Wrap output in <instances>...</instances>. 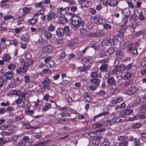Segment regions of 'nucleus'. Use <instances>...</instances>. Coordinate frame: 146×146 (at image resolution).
I'll return each instance as SVG.
<instances>
[{
    "label": "nucleus",
    "instance_id": "obj_1",
    "mask_svg": "<svg viewBox=\"0 0 146 146\" xmlns=\"http://www.w3.org/2000/svg\"><path fill=\"white\" fill-rule=\"evenodd\" d=\"M69 15L71 17L70 19L73 29H76L80 26H84V22L82 20L80 17L75 15L74 14L71 13H69Z\"/></svg>",
    "mask_w": 146,
    "mask_h": 146
},
{
    "label": "nucleus",
    "instance_id": "obj_2",
    "mask_svg": "<svg viewBox=\"0 0 146 146\" xmlns=\"http://www.w3.org/2000/svg\"><path fill=\"white\" fill-rule=\"evenodd\" d=\"M57 10L58 11L57 17L59 18L58 20L60 23L61 24H65L67 23V20L64 16V14L66 13V10L62 7L58 8Z\"/></svg>",
    "mask_w": 146,
    "mask_h": 146
},
{
    "label": "nucleus",
    "instance_id": "obj_3",
    "mask_svg": "<svg viewBox=\"0 0 146 146\" xmlns=\"http://www.w3.org/2000/svg\"><path fill=\"white\" fill-rule=\"evenodd\" d=\"M105 130L104 128H103L100 129V131L96 130L94 132H90L89 133V136L90 137H96L98 138H101V132Z\"/></svg>",
    "mask_w": 146,
    "mask_h": 146
},
{
    "label": "nucleus",
    "instance_id": "obj_4",
    "mask_svg": "<svg viewBox=\"0 0 146 146\" xmlns=\"http://www.w3.org/2000/svg\"><path fill=\"white\" fill-rule=\"evenodd\" d=\"M28 67L23 66L21 68H18L16 70V72L18 74H21L25 73L28 70Z\"/></svg>",
    "mask_w": 146,
    "mask_h": 146
},
{
    "label": "nucleus",
    "instance_id": "obj_5",
    "mask_svg": "<svg viewBox=\"0 0 146 146\" xmlns=\"http://www.w3.org/2000/svg\"><path fill=\"white\" fill-rule=\"evenodd\" d=\"M123 100V98L121 97H114L112 98L111 102L113 105L119 103Z\"/></svg>",
    "mask_w": 146,
    "mask_h": 146
},
{
    "label": "nucleus",
    "instance_id": "obj_6",
    "mask_svg": "<svg viewBox=\"0 0 146 146\" xmlns=\"http://www.w3.org/2000/svg\"><path fill=\"white\" fill-rule=\"evenodd\" d=\"M137 89L136 87L130 88L126 91V93L129 95H132L137 92Z\"/></svg>",
    "mask_w": 146,
    "mask_h": 146
},
{
    "label": "nucleus",
    "instance_id": "obj_7",
    "mask_svg": "<svg viewBox=\"0 0 146 146\" xmlns=\"http://www.w3.org/2000/svg\"><path fill=\"white\" fill-rule=\"evenodd\" d=\"M107 82L109 85L111 86L115 85L116 83V82L115 78L112 76L108 78L107 80Z\"/></svg>",
    "mask_w": 146,
    "mask_h": 146
},
{
    "label": "nucleus",
    "instance_id": "obj_8",
    "mask_svg": "<svg viewBox=\"0 0 146 146\" xmlns=\"http://www.w3.org/2000/svg\"><path fill=\"white\" fill-rule=\"evenodd\" d=\"M127 29V27H125L124 26L122 25L121 26V28L119 30V35L121 36H123L124 35V33L125 32Z\"/></svg>",
    "mask_w": 146,
    "mask_h": 146
},
{
    "label": "nucleus",
    "instance_id": "obj_9",
    "mask_svg": "<svg viewBox=\"0 0 146 146\" xmlns=\"http://www.w3.org/2000/svg\"><path fill=\"white\" fill-rule=\"evenodd\" d=\"M52 47L50 45L44 46L42 49L43 50L46 52H51L52 50Z\"/></svg>",
    "mask_w": 146,
    "mask_h": 146
},
{
    "label": "nucleus",
    "instance_id": "obj_10",
    "mask_svg": "<svg viewBox=\"0 0 146 146\" xmlns=\"http://www.w3.org/2000/svg\"><path fill=\"white\" fill-rule=\"evenodd\" d=\"M3 76L5 78H5L7 80H10L13 77L12 73L11 72L8 71L5 73Z\"/></svg>",
    "mask_w": 146,
    "mask_h": 146
},
{
    "label": "nucleus",
    "instance_id": "obj_11",
    "mask_svg": "<svg viewBox=\"0 0 146 146\" xmlns=\"http://www.w3.org/2000/svg\"><path fill=\"white\" fill-rule=\"evenodd\" d=\"M64 31L63 29L62 28H58L57 31H56V35L58 37H62L64 35Z\"/></svg>",
    "mask_w": 146,
    "mask_h": 146
},
{
    "label": "nucleus",
    "instance_id": "obj_12",
    "mask_svg": "<svg viewBox=\"0 0 146 146\" xmlns=\"http://www.w3.org/2000/svg\"><path fill=\"white\" fill-rule=\"evenodd\" d=\"M133 112V110L131 109H128L125 110L123 112H121L120 113V115H121V113H123L124 114V115H122V117H125V115H129V114H131Z\"/></svg>",
    "mask_w": 146,
    "mask_h": 146
},
{
    "label": "nucleus",
    "instance_id": "obj_13",
    "mask_svg": "<svg viewBox=\"0 0 146 146\" xmlns=\"http://www.w3.org/2000/svg\"><path fill=\"white\" fill-rule=\"evenodd\" d=\"M100 81L101 80L100 79L93 78L90 80V82L93 84L99 86Z\"/></svg>",
    "mask_w": 146,
    "mask_h": 146
},
{
    "label": "nucleus",
    "instance_id": "obj_14",
    "mask_svg": "<svg viewBox=\"0 0 146 146\" xmlns=\"http://www.w3.org/2000/svg\"><path fill=\"white\" fill-rule=\"evenodd\" d=\"M43 35L44 37L48 39H50L52 37V35L51 33L46 30L44 32Z\"/></svg>",
    "mask_w": 146,
    "mask_h": 146
},
{
    "label": "nucleus",
    "instance_id": "obj_15",
    "mask_svg": "<svg viewBox=\"0 0 146 146\" xmlns=\"http://www.w3.org/2000/svg\"><path fill=\"white\" fill-rule=\"evenodd\" d=\"M11 58L10 55L8 54H6L4 55L2 58V59L3 61L6 62H9L11 60Z\"/></svg>",
    "mask_w": 146,
    "mask_h": 146
},
{
    "label": "nucleus",
    "instance_id": "obj_16",
    "mask_svg": "<svg viewBox=\"0 0 146 146\" xmlns=\"http://www.w3.org/2000/svg\"><path fill=\"white\" fill-rule=\"evenodd\" d=\"M29 39V35L28 33L22 35L21 38V40H23L25 41H28Z\"/></svg>",
    "mask_w": 146,
    "mask_h": 146
},
{
    "label": "nucleus",
    "instance_id": "obj_17",
    "mask_svg": "<svg viewBox=\"0 0 146 146\" xmlns=\"http://www.w3.org/2000/svg\"><path fill=\"white\" fill-rule=\"evenodd\" d=\"M7 82L4 76H0V89L2 87L5 83Z\"/></svg>",
    "mask_w": 146,
    "mask_h": 146
},
{
    "label": "nucleus",
    "instance_id": "obj_18",
    "mask_svg": "<svg viewBox=\"0 0 146 146\" xmlns=\"http://www.w3.org/2000/svg\"><path fill=\"white\" fill-rule=\"evenodd\" d=\"M29 102V100H27L26 99H25L24 101H22L21 104L19 105V106L22 108H25L28 106Z\"/></svg>",
    "mask_w": 146,
    "mask_h": 146
},
{
    "label": "nucleus",
    "instance_id": "obj_19",
    "mask_svg": "<svg viewBox=\"0 0 146 146\" xmlns=\"http://www.w3.org/2000/svg\"><path fill=\"white\" fill-rule=\"evenodd\" d=\"M121 12L125 16V17H128L130 15V11L128 8L122 10Z\"/></svg>",
    "mask_w": 146,
    "mask_h": 146
},
{
    "label": "nucleus",
    "instance_id": "obj_20",
    "mask_svg": "<svg viewBox=\"0 0 146 146\" xmlns=\"http://www.w3.org/2000/svg\"><path fill=\"white\" fill-rule=\"evenodd\" d=\"M37 21V19H36L32 18L29 19L27 21V23L29 25H33L36 23Z\"/></svg>",
    "mask_w": 146,
    "mask_h": 146
},
{
    "label": "nucleus",
    "instance_id": "obj_21",
    "mask_svg": "<svg viewBox=\"0 0 146 146\" xmlns=\"http://www.w3.org/2000/svg\"><path fill=\"white\" fill-rule=\"evenodd\" d=\"M111 39H107L104 40L102 43V44L103 45H107L108 46H110L111 44Z\"/></svg>",
    "mask_w": 146,
    "mask_h": 146
},
{
    "label": "nucleus",
    "instance_id": "obj_22",
    "mask_svg": "<svg viewBox=\"0 0 146 146\" xmlns=\"http://www.w3.org/2000/svg\"><path fill=\"white\" fill-rule=\"evenodd\" d=\"M56 13L54 12H52L47 15V19L48 21L52 20L55 17Z\"/></svg>",
    "mask_w": 146,
    "mask_h": 146
},
{
    "label": "nucleus",
    "instance_id": "obj_23",
    "mask_svg": "<svg viewBox=\"0 0 146 146\" xmlns=\"http://www.w3.org/2000/svg\"><path fill=\"white\" fill-rule=\"evenodd\" d=\"M68 121L69 120L67 119H59L57 121V123L58 124H63L65 122L66 123H68Z\"/></svg>",
    "mask_w": 146,
    "mask_h": 146
},
{
    "label": "nucleus",
    "instance_id": "obj_24",
    "mask_svg": "<svg viewBox=\"0 0 146 146\" xmlns=\"http://www.w3.org/2000/svg\"><path fill=\"white\" fill-rule=\"evenodd\" d=\"M108 113V111L104 112L102 113H100L99 114L94 116L93 118V119L94 120H95L98 117L107 115Z\"/></svg>",
    "mask_w": 146,
    "mask_h": 146
},
{
    "label": "nucleus",
    "instance_id": "obj_25",
    "mask_svg": "<svg viewBox=\"0 0 146 146\" xmlns=\"http://www.w3.org/2000/svg\"><path fill=\"white\" fill-rule=\"evenodd\" d=\"M80 34L82 36H85L87 35L88 33L87 30L83 28L80 29Z\"/></svg>",
    "mask_w": 146,
    "mask_h": 146
},
{
    "label": "nucleus",
    "instance_id": "obj_26",
    "mask_svg": "<svg viewBox=\"0 0 146 146\" xmlns=\"http://www.w3.org/2000/svg\"><path fill=\"white\" fill-rule=\"evenodd\" d=\"M91 37H101L103 36V35L101 33H99L98 34L97 32L92 33L91 35Z\"/></svg>",
    "mask_w": 146,
    "mask_h": 146
},
{
    "label": "nucleus",
    "instance_id": "obj_27",
    "mask_svg": "<svg viewBox=\"0 0 146 146\" xmlns=\"http://www.w3.org/2000/svg\"><path fill=\"white\" fill-rule=\"evenodd\" d=\"M33 62L32 60H29L25 62L23 65V66L25 67H27L29 66L32 65Z\"/></svg>",
    "mask_w": 146,
    "mask_h": 146
},
{
    "label": "nucleus",
    "instance_id": "obj_28",
    "mask_svg": "<svg viewBox=\"0 0 146 146\" xmlns=\"http://www.w3.org/2000/svg\"><path fill=\"white\" fill-rule=\"evenodd\" d=\"M129 50L132 54H138L137 50L136 48H134L132 47H131L129 48Z\"/></svg>",
    "mask_w": 146,
    "mask_h": 146
},
{
    "label": "nucleus",
    "instance_id": "obj_29",
    "mask_svg": "<svg viewBox=\"0 0 146 146\" xmlns=\"http://www.w3.org/2000/svg\"><path fill=\"white\" fill-rule=\"evenodd\" d=\"M108 66V64H102L101 66L100 67L99 69L101 71H105L107 69V68Z\"/></svg>",
    "mask_w": 146,
    "mask_h": 146
},
{
    "label": "nucleus",
    "instance_id": "obj_30",
    "mask_svg": "<svg viewBox=\"0 0 146 146\" xmlns=\"http://www.w3.org/2000/svg\"><path fill=\"white\" fill-rule=\"evenodd\" d=\"M23 77L21 76H16L15 78L14 79V81L15 82H21L23 81Z\"/></svg>",
    "mask_w": 146,
    "mask_h": 146
},
{
    "label": "nucleus",
    "instance_id": "obj_31",
    "mask_svg": "<svg viewBox=\"0 0 146 146\" xmlns=\"http://www.w3.org/2000/svg\"><path fill=\"white\" fill-rule=\"evenodd\" d=\"M27 94L26 92H24L21 93L20 91H19L18 92L17 96L19 97L24 98H25L26 95Z\"/></svg>",
    "mask_w": 146,
    "mask_h": 146
},
{
    "label": "nucleus",
    "instance_id": "obj_32",
    "mask_svg": "<svg viewBox=\"0 0 146 146\" xmlns=\"http://www.w3.org/2000/svg\"><path fill=\"white\" fill-rule=\"evenodd\" d=\"M103 125V124L100 123H96L92 126V127L94 129L99 128L101 127Z\"/></svg>",
    "mask_w": 146,
    "mask_h": 146
},
{
    "label": "nucleus",
    "instance_id": "obj_33",
    "mask_svg": "<svg viewBox=\"0 0 146 146\" xmlns=\"http://www.w3.org/2000/svg\"><path fill=\"white\" fill-rule=\"evenodd\" d=\"M116 54L117 55H118V57L120 59L122 58L123 56L122 55L123 53L120 50H118L116 51Z\"/></svg>",
    "mask_w": 146,
    "mask_h": 146
},
{
    "label": "nucleus",
    "instance_id": "obj_34",
    "mask_svg": "<svg viewBox=\"0 0 146 146\" xmlns=\"http://www.w3.org/2000/svg\"><path fill=\"white\" fill-rule=\"evenodd\" d=\"M101 138H98L96 137V139H94L92 141V143L94 145H98L100 143L99 139Z\"/></svg>",
    "mask_w": 146,
    "mask_h": 146
},
{
    "label": "nucleus",
    "instance_id": "obj_35",
    "mask_svg": "<svg viewBox=\"0 0 146 146\" xmlns=\"http://www.w3.org/2000/svg\"><path fill=\"white\" fill-rule=\"evenodd\" d=\"M15 68V65L13 63H10L7 66L9 70H13Z\"/></svg>",
    "mask_w": 146,
    "mask_h": 146
},
{
    "label": "nucleus",
    "instance_id": "obj_36",
    "mask_svg": "<svg viewBox=\"0 0 146 146\" xmlns=\"http://www.w3.org/2000/svg\"><path fill=\"white\" fill-rule=\"evenodd\" d=\"M118 4V1L117 0H112L110 6L115 7Z\"/></svg>",
    "mask_w": 146,
    "mask_h": 146
},
{
    "label": "nucleus",
    "instance_id": "obj_37",
    "mask_svg": "<svg viewBox=\"0 0 146 146\" xmlns=\"http://www.w3.org/2000/svg\"><path fill=\"white\" fill-rule=\"evenodd\" d=\"M128 141H124L121 142L119 144V146H127Z\"/></svg>",
    "mask_w": 146,
    "mask_h": 146
},
{
    "label": "nucleus",
    "instance_id": "obj_38",
    "mask_svg": "<svg viewBox=\"0 0 146 146\" xmlns=\"http://www.w3.org/2000/svg\"><path fill=\"white\" fill-rule=\"evenodd\" d=\"M1 134L3 137H4L6 136L11 135L12 134V133L11 132L3 131L2 132Z\"/></svg>",
    "mask_w": 146,
    "mask_h": 146
},
{
    "label": "nucleus",
    "instance_id": "obj_39",
    "mask_svg": "<svg viewBox=\"0 0 146 146\" xmlns=\"http://www.w3.org/2000/svg\"><path fill=\"white\" fill-rule=\"evenodd\" d=\"M140 123L138 122L134 123L132 125V127L134 129H136L139 128L141 126Z\"/></svg>",
    "mask_w": 146,
    "mask_h": 146
},
{
    "label": "nucleus",
    "instance_id": "obj_40",
    "mask_svg": "<svg viewBox=\"0 0 146 146\" xmlns=\"http://www.w3.org/2000/svg\"><path fill=\"white\" fill-rule=\"evenodd\" d=\"M43 4V2L41 1L35 4V6L36 7H38L40 8H42L43 7L42 4Z\"/></svg>",
    "mask_w": 146,
    "mask_h": 146
},
{
    "label": "nucleus",
    "instance_id": "obj_41",
    "mask_svg": "<svg viewBox=\"0 0 146 146\" xmlns=\"http://www.w3.org/2000/svg\"><path fill=\"white\" fill-rule=\"evenodd\" d=\"M23 126L25 128L27 129H31V126L30 124L28 123H26L23 124Z\"/></svg>",
    "mask_w": 146,
    "mask_h": 146
},
{
    "label": "nucleus",
    "instance_id": "obj_42",
    "mask_svg": "<svg viewBox=\"0 0 146 146\" xmlns=\"http://www.w3.org/2000/svg\"><path fill=\"white\" fill-rule=\"evenodd\" d=\"M117 116L114 117L110 121V124L111 125H112L113 123H117Z\"/></svg>",
    "mask_w": 146,
    "mask_h": 146
},
{
    "label": "nucleus",
    "instance_id": "obj_43",
    "mask_svg": "<svg viewBox=\"0 0 146 146\" xmlns=\"http://www.w3.org/2000/svg\"><path fill=\"white\" fill-rule=\"evenodd\" d=\"M110 143L108 141H105L100 144L101 146H110Z\"/></svg>",
    "mask_w": 146,
    "mask_h": 146
},
{
    "label": "nucleus",
    "instance_id": "obj_44",
    "mask_svg": "<svg viewBox=\"0 0 146 146\" xmlns=\"http://www.w3.org/2000/svg\"><path fill=\"white\" fill-rule=\"evenodd\" d=\"M55 28V27L54 25L50 24L48 27V30L50 31H53L54 30Z\"/></svg>",
    "mask_w": 146,
    "mask_h": 146
},
{
    "label": "nucleus",
    "instance_id": "obj_45",
    "mask_svg": "<svg viewBox=\"0 0 146 146\" xmlns=\"http://www.w3.org/2000/svg\"><path fill=\"white\" fill-rule=\"evenodd\" d=\"M31 9L28 7H24L23 9V12L24 13L27 14L30 11Z\"/></svg>",
    "mask_w": 146,
    "mask_h": 146
},
{
    "label": "nucleus",
    "instance_id": "obj_46",
    "mask_svg": "<svg viewBox=\"0 0 146 146\" xmlns=\"http://www.w3.org/2000/svg\"><path fill=\"white\" fill-rule=\"evenodd\" d=\"M106 53V51L103 50H101L100 52V57L103 58L105 56H107Z\"/></svg>",
    "mask_w": 146,
    "mask_h": 146
},
{
    "label": "nucleus",
    "instance_id": "obj_47",
    "mask_svg": "<svg viewBox=\"0 0 146 146\" xmlns=\"http://www.w3.org/2000/svg\"><path fill=\"white\" fill-rule=\"evenodd\" d=\"M50 83L49 79L47 78H45L43 82V84L45 86H46L49 84Z\"/></svg>",
    "mask_w": 146,
    "mask_h": 146
},
{
    "label": "nucleus",
    "instance_id": "obj_48",
    "mask_svg": "<svg viewBox=\"0 0 146 146\" xmlns=\"http://www.w3.org/2000/svg\"><path fill=\"white\" fill-rule=\"evenodd\" d=\"M63 29L64 31V33H65L66 35H68L70 32L69 27L68 26H65Z\"/></svg>",
    "mask_w": 146,
    "mask_h": 146
},
{
    "label": "nucleus",
    "instance_id": "obj_49",
    "mask_svg": "<svg viewBox=\"0 0 146 146\" xmlns=\"http://www.w3.org/2000/svg\"><path fill=\"white\" fill-rule=\"evenodd\" d=\"M111 27V25L108 23H105L103 25L104 28L106 30L110 29Z\"/></svg>",
    "mask_w": 146,
    "mask_h": 146
},
{
    "label": "nucleus",
    "instance_id": "obj_50",
    "mask_svg": "<svg viewBox=\"0 0 146 146\" xmlns=\"http://www.w3.org/2000/svg\"><path fill=\"white\" fill-rule=\"evenodd\" d=\"M128 5V7L131 9H133L134 7V6L133 3L130 1H127V2Z\"/></svg>",
    "mask_w": 146,
    "mask_h": 146
},
{
    "label": "nucleus",
    "instance_id": "obj_51",
    "mask_svg": "<svg viewBox=\"0 0 146 146\" xmlns=\"http://www.w3.org/2000/svg\"><path fill=\"white\" fill-rule=\"evenodd\" d=\"M111 40H112L111 42H112L113 44L115 45H117L118 43H119V41L116 37H115L113 39Z\"/></svg>",
    "mask_w": 146,
    "mask_h": 146
},
{
    "label": "nucleus",
    "instance_id": "obj_52",
    "mask_svg": "<svg viewBox=\"0 0 146 146\" xmlns=\"http://www.w3.org/2000/svg\"><path fill=\"white\" fill-rule=\"evenodd\" d=\"M24 82L25 83H28L30 81V79L29 77L27 75H25L24 76Z\"/></svg>",
    "mask_w": 146,
    "mask_h": 146
},
{
    "label": "nucleus",
    "instance_id": "obj_53",
    "mask_svg": "<svg viewBox=\"0 0 146 146\" xmlns=\"http://www.w3.org/2000/svg\"><path fill=\"white\" fill-rule=\"evenodd\" d=\"M144 33V31L141 30L134 33L133 35L135 36H138Z\"/></svg>",
    "mask_w": 146,
    "mask_h": 146
},
{
    "label": "nucleus",
    "instance_id": "obj_54",
    "mask_svg": "<svg viewBox=\"0 0 146 146\" xmlns=\"http://www.w3.org/2000/svg\"><path fill=\"white\" fill-rule=\"evenodd\" d=\"M91 59V58L90 57H86L83 59L82 61L86 63H88L90 60Z\"/></svg>",
    "mask_w": 146,
    "mask_h": 146
},
{
    "label": "nucleus",
    "instance_id": "obj_55",
    "mask_svg": "<svg viewBox=\"0 0 146 146\" xmlns=\"http://www.w3.org/2000/svg\"><path fill=\"white\" fill-rule=\"evenodd\" d=\"M24 118V116L23 115L18 116L15 118V121H19L23 119Z\"/></svg>",
    "mask_w": 146,
    "mask_h": 146
},
{
    "label": "nucleus",
    "instance_id": "obj_56",
    "mask_svg": "<svg viewBox=\"0 0 146 146\" xmlns=\"http://www.w3.org/2000/svg\"><path fill=\"white\" fill-rule=\"evenodd\" d=\"M112 0H103V3L106 5L110 6Z\"/></svg>",
    "mask_w": 146,
    "mask_h": 146
},
{
    "label": "nucleus",
    "instance_id": "obj_57",
    "mask_svg": "<svg viewBox=\"0 0 146 146\" xmlns=\"http://www.w3.org/2000/svg\"><path fill=\"white\" fill-rule=\"evenodd\" d=\"M9 125L5 124L1 126L0 127V129L2 130H5L6 129H7L8 127H9Z\"/></svg>",
    "mask_w": 146,
    "mask_h": 146
},
{
    "label": "nucleus",
    "instance_id": "obj_58",
    "mask_svg": "<svg viewBox=\"0 0 146 146\" xmlns=\"http://www.w3.org/2000/svg\"><path fill=\"white\" fill-rule=\"evenodd\" d=\"M108 59L107 58H106L99 60V63L100 64H103L106 63V62H108Z\"/></svg>",
    "mask_w": 146,
    "mask_h": 146
},
{
    "label": "nucleus",
    "instance_id": "obj_59",
    "mask_svg": "<svg viewBox=\"0 0 146 146\" xmlns=\"http://www.w3.org/2000/svg\"><path fill=\"white\" fill-rule=\"evenodd\" d=\"M42 72L44 74H51L52 73L51 70L48 69H43L42 70Z\"/></svg>",
    "mask_w": 146,
    "mask_h": 146
},
{
    "label": "nucleus",
    "instance_id": "obj_60",
    "mask_svg": "<svg viewBox=\"0 0 146 146\" xmlns=\"http://www.w3.org/2000/svg\"><path fill=\"white\" fill-rule=\"evenodd\" d=\"M10 104V103L8 101H7L6 102V103H5V102H3L0 104V105L3 106H9Z\"/></svg>",
    "mask_w": 146,
    "mask_h": 146
},
{
    "label": "nucleus",
    "instance_id": "obj_61",
    "mask_svg": "<svg viewBox=\"0 0 146 146\" xmlns=\"http://www.w3.org/2000/svg\"><path fill=\"white\" fill-rule=\"evenodd\" d=\"M118 90L116 89H113L111 90V93L113 95H116L118 92Z\"/></svg>",
    "mask_w": 146,
    "mask_h": 146
},
{
    "label": "nucleus",
    "instance_id": "obj_62",
    "mask_svg": "<svg viewBox=\"0 0 146 146\" xmlns=\"http://www.w3.org/2000/svg\"><path fill=\"white\" fill-rule=\"evenodd\" d=\"M139 19L141 20H144L145 19V17L143 15L142 13H140L138 16Z\"/></svg>",
    "mask_w": 146,
    "mask_h": 146
},
{
    "label": "nucleus",
    "instance_id": "obj_63",
    "mask_svg": "<svg viewBox=\"0 0 146 146\" xmlns=\"http://www.w3.org/2000/svg\"><path fill=\"white\" fill-rule=\"evenodd\" d=\"M98 76V74L96 72H93L91 73L90 76L91 77H93L95 78V77H96Z\"/></svg>",
    "mask_w": 146,
    "mask_h": 146
},
{
    "label": "nucleus",
    "instance_id": "obj_64",
    "mask_svg": "<svg viewBox=\"0 0 146 146\" xmlns=\"http://www.w3.org/2000/svg\"><path fill=\"white\" fill-rule=\"evenodd\" d=\"M141 65L142 67H144L146 65V60L143 59L141 63Z\"/></svg>",
    "mask_w": 146,
    "mask_h": 146
}]
</instances>
